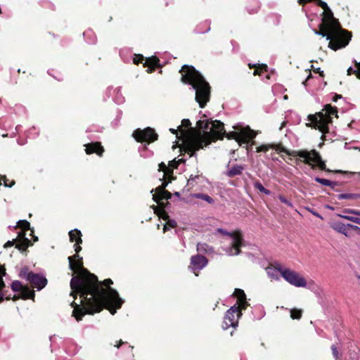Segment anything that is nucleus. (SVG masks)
Returning <instances> with one entry per match:
<instances>
[{"label": "nucleus", "instance_id": "nucleus-40", "mask_svg": "<svg viewBox=\"0 0 360 360\" xmlns=\"http://www.w3.org/2000/svg\"><path fill=\"white\" fill-rule=\"evenodd\" d=\"M311 73H309V75L307 76V79H305V81L303 82V84L304 85H306L307 84V82L309 80L310 77H311Z\"/></svg>", "mask_w": 360, "mask_h": 360}, {"label": "nucleus", "instance_id": "nucleus-5", "mask_svg": "<svg viewBox=\"0 0 360 360\" xmlns=\"http://www.w3.org/2000/svg\"><path fill=\"white\" fill-rule=\"evenodd\" d=\"M233 295L237 298V302L225 314L222 326L224 330L228 329L229 327L235 328L238 326V319L242 314L241 311L245 309L248 305L245 294L243 290L236 288Z\"/></svg>", "mask_w": 360, "mask_h": 360}, {"label": "nucleus", "instance_id": "nucleus-7", "mask_svg": "<svg viewBox=\"0 0 360 360\" xmlns=\"http://www.w3.org/2000/svg\"><path fill=\"white\" fill-rule=\"evenodd\" d=\"M181 162L182 159H179L178 160L174 159L169 162L168 165H166L164 162L159 164L158 171L162 173V179L165 181L162 184V188H158L156 193L153 195V199L155 202H159L161 200L171 198V194L164 188L166 187L168 182L174 179L172 176L173 170L174 168H176Z\"/></svg>", "mask_w": 360, "mask_h": 360}, {"label": "nucleus", "instance_id": "nucleus-16", "mask_svg": "<svg viewBox=\"0 0 360 360\" xmlns=\"http://www.w3.org/2000/svg\"><path fill=\"white\" fill-rule=\"evenodd\" d=\"M337 216L360 225V210L346 208L342 214H338Z\"/></svg>", "mask_w": 360, "mask_h": 360}, {"label": "nucleus", "instance_id": "nucleus-38", "mask_svg": "<svg viewBox=\"0 0 360 360\" xmlns=\"http://www.w3.org/2000/svg\"><path fill=\"white\" fill-rule=\"evenodd\" d=\"M16 240H13L12 241H8L7 243H5L4 245V248H8V247H11L13 245V244L15 243Z\"/></svg>", "mask_w": 360, "mask_h": 360}, {"label": "nucleus", "instance_id": "nucleus-3", "mask_svg": "<svg viewBox=\"0 0 360 360\" xmlns=\"http://www.w3.org/2000/svg\"><path fill=\"white\" fill-rule=\"evenodd\" d=\"M183 82L191 84L195 90V101L203 108L210 99V86L193 66L184 65L180 71Z\"/></svg>", "mask_w": 360, "mask_h": 360}, {"label": "nucleus", "instance_id": "nucleus-29", "mask_svg": "<svg viewBox=\"0 0 360 360\" xmlns=\"http://www.w3.org/2000/svg\"><path fill=\"white\" fill-rule=\"evenodd\" d=\"M302 316V310L297 309H292L290 310V317L292 319H300Z\"/></svg>", "mask_w": 360, "mask_h": 360}, {"label": "nucleus", "instance_id": "nucleus-32", "mask_svg": "<svg viewBox=\"0 0 360 360\" xmlns=\"http://www.w3.org/2000/svg\"><path fill=\"white\" fill-rule=\"evenodd\" d=\"M315 180H316V181H317L324 186H331L333 184L332 181H330L328 179H321V178L316 177L315 179Z\"/></svg>", "mask_w": 360, "mask_h": 360}, {"label": "nucleus", "instance_id": "nucleus-9", "mask_svg": "<svg viewBox=\"0 0 360 360\" xmlns=\"http://www.w3.org/2000/svg\"><path fill=\"white\" fill-rule=\"evenodd\" d=\"M234 128L235 131L230 132L227 137L228 139H235L239 144L241 143H246L256 136V133L250 129L249 127Z\"/></svg>", "mask_w": 360, "mask_h": 360}, {"label": "nucleus", "instance_id": "nucleus-15", "mask_svg": "<svg viewBox=\"0 0 360 360\" xmlns=\"http://www.w3.org/2000/svg\"><path fill=\"white\" fill-rule=\"evenodd\" d=\"M207 264V259L201 255L193 256L191 259L190 268L195 274L198 276V271L202 269Z\"/></svg>", "mask_w": 360, "mask_h": 360}, {"label": "nucleus", "instance_id": "nucleus-47", "mask_svg": "<svg viewBox=\"0 0 360 360\" xmlns=\"http://www.w3.org/2000/svg\"><path fill=\"white\" fill-rule=\"evenodd\" d=\"M30 232H31V233H30V235H32V233H33V232H34V231H33V230H30Z\"/></svg>", "mask_w": 360, "mask_h": 360}, {"label": "nucleus", "instance_id": "nucleus-17", "mask_svg": "<svg viewBox=\"0 0 360 360\" xmlns=\"http://www.w3.org/2000/svg\"><path fill=\"white\" fill-rule=\"evenodd\" d=\"M31 276L30 283L32 284L33 288H35L37 290H41L47 284L46 278L42 275L33 274Z\"/></svg>", "mask_w": 360, "mask_h": 360}, {"label": "nucleus", "instance_id": "nucleus-6", "mask_svg": "<svg viewBox=\"0 0 360 360\" xmlns=\"http://www.w3.org/2000/svg\"><path fill=\"white\" fill-rule=\"evenodd\" d=\"M333 115L337 117L336 109L330 105H326L322 111L308 116L309 123L307 125L319 129L323 134V139L328 131V124L332 121Z\"/></svg>", "mask_w": 360, "mask_h": 360}, {"label": "nucleus", "instance_id": "nucleus-14", "mask_svg": "<svg viewBox=\"0 0 360 360\" xmlns=\"http://www.w3.org/2000/svg\"><path fill=\"white\" fill-rule=\"evenodd\" d=\"M330 226L335 231L345 236H349L350 229L360 232V228L359 226L350 224H345L340 221H333L330 224Z\"/></svg>", "mask_w": 360, "mask_h": 360}, {"label": "nucleus", "instance_id": "nucleus-13", "mask_svg": "<svg viewBox=\"0 0 360 360\" xmlns=\"http://www.w3.org/2000/svg\"><path fill=\"white\" fill-rule=\"evenodd\" d=\"M11 288L13 291L18 292L20 293L18 296L15 295L13 300H16L19 297L28 299L34 297V292L29 288L24 286L18 281H15L12 283Z\"/></svg>", "mask_w": 360, "mask_h": 360}, {"label": "nucleus", "instance_id": "nucleus-4", "mask_svg": "<svg viewBox=\"0 0 360 360\" xmlns=\"http://www.w3.org/2000/svg\"><path fill=\"white\" fill-rule=\"evenodd\" d=\"M270 149L275 150L277 153L283 152L292 157H299L303 159V162L314 167L315 165L321 170H327L325 162L322 160L320 154L315 150L310 151L306 150H288L281 144H262L256 148L257 153H266Z\"/></svg>", "mask_w": 360, "mask_h": 360}, {"label": "nucleus", "instance_id": "nucleus-23", "mask_svg": "<svg viewBox=\"0 0 360 360\" xmlns=\"http://www.w3.org/2000/svg\"><path fill=\"white\" fill-rule=\"evenodd\" d=\"M158 59L155 57H152L147 58L146 60L145 65L148 66V69L147 70L148 72H151L153 71L155 67L158 65Z\"/></svg>", "mask_w": 360, "mask_h": 360}, {"label": "nucleus", "instance_id": "nucleus-37", "mask_svg": "<svg viewBox=\"0 0 360 360\" xmlns=\"http://www.w3.org/2000/svg\"><path fill=\"white\" fill-rule=\"evenodd\" d=\"M143 60V57L142 56H135L134 58V63L135 64H139Z\"/></svg>", "mask_w": 360, "mask_h": 360}, {"label": "nucleus", "instance_id": "nucleus-39", "mask_svg": "<svg viewBox=\"0 0 360 360\" xmlns=\"http://www.w3.org/2000/svg\"><path fill=\"white\" fill-rule=\"evenodd\" d=\"M4 287V282L2 279V278L0 276V290H2Z\"/></svg>", "mask_w": 360, "mask_h": 360}, {"label": "nucleus", "instance_id": "nucleus-19", "mask_svg": "<svg viewBox=\"0 0 360 360\" xmlns=\"http://www.w3.org/2000/svg\"><path fill=\"white\" fill-rule=\"evenodd\" d=\"M69 236L71 242H76V244L75 245V250L76 253H78L82 250V248L79 246V244L82 242L81 238L82 233L80 231L77 229L70 231L69 232Z\"/></svg>", "mask_w": 360, "mask_h": 360}, {"label": "nucleus", "instance_id": "nucleus-24", "mask_svg": "<svg viewBox=\"0 0 360 360\" xmlns=\"http://www.w3.org/2000/svg\"><path fill=\"white\" fill-rule=\"evenodd\" d=\"M360 198V194L356 193H341L338 195V199L343 200V199H349V200H356Z\"/></svg>", "mask_w": 360, "mask_h": 360}, {"label": "nucleus", "instance_id": "nucleus-26", "mask_svg": "<svg viewBox=\"0 0 360 360\" xmlns=\"http://www.w3.org/2000/svg\"><path fill=\"white\" fill-rule=\"evenodd\" d=\"M163 219L167 220L166 224L164 225L163 231L165 232L168 227L174 228L176 226V222L174 220L172 219H168V216L165 214L162 217Z\"/></svg>", "mask_w": 360, "mask_h": 360}, {"label": "nucleus", "instance_id": "nucleus-42", "mask_svg": "<svg viewBox=\"0 0 360 360\" xmlns=\"http://www.w3.org/2000/svg\"><path fill=\"white\" fill-rule=\"evenodd\" d=\"M123 343L124 342L122 340H120L119 343L117 345H115V347H117V348H119L120 347V345H122Z\"/></svg>", "mask_w": 360, "mask_h": 360}, {"label": "nucleus", "instance_id": "nucleus-41", "mask_svg": "<svg viewBox=\"0 0 360 360\" xmlns=\"http://www.w3.org/2000/svg\"><path fill=\"white\" fill-rule=\"evenodd\" d=\"M169 130H170V131H171L172 134H176V136H179V135L177 134V130L174 129H170Z\"/></svg>", "mask_w": 360, "mask_h": 360}, {"label": "nucleus", "instance_id": "nucleus-21", "mask_svg": "<svg viewBox=\"0 0 360 360\" xmlns=\"http://www.w3.org/2000/svg\"><path fill=\"white\" fill-rule=\"evenodd\" d=\"M205 181V178L201 174H198V172L196 174H191L189 176V179H188V185L190 186L191 188L195 187L198 184H202Z\"/></svg>", "mask_w": 360, "mask_h": 360}, {"label": "nucleus", "instance_id": "nucleus-8", "mask_svg": "<svg viewBox=\"0 0 360 360\" xmlns=\"http://www.w3.org/2000/svg\"><path fill=\"white\" fill-rule=\"evenodd\" d=\"M217 232L229 237L231 246L226 252L229 256L237 255L240 253V248L243 246V240L240 231L227 232L221 229H218Z\"/></svg>", "mask_w": 360, "mask_h": 360}, {"label": "nucleus", "instance_id": "nucleus-2", "mask_svg": "<svg viewBox=\"0 0 360 360\" xmlns=\"http://www.w3.org/2000/svg\"><path fill=\"white\" fill-rule=\"evenodd\" d=\"M190 126L189 120H183L181 125L178 129L179 136H177V138L182 141L186 151L190 156H193L196 150L207 146L212 141L221 139L224 132L223 123L217 120H199L197 122L198 130Z\"/></svg>", "mask_w": 360, "mask_h": 360}, {"label": "nucleus", "instance_id": "nucleus-45", "mask_svg": "<svg viewBox=\"0 0 360 360\" xmlns=\"http://www.w3.org/2000/svg\"><path fill=\"white\" fill-rule=\"evenodd\" d=\"M285 125V122H283L282 124H281V126L280 127V129H281L283 127H284V126Z\"/></svg>", "mask_w": 360, "mask_h": 360}, {"label": "nucleus", "instance_id": "nucleus-1", "mask_svg": "<svg viewBox=\"0 0 360 360\" xmlns=\"http://www.w3.org/2000/svg\"><path fill=\"white\" fill-rule=\"evenodd\" d=\"M68 261L70 269L77 274L70 281L71 295L75 299L76 294L79 295V303L73 301L71 304L74 308L72 316L77 321L82 320L86 314L101 311L103 307L110 314H115L116 310L122 307L123 300L118 292L110 287L112 283V280L108 278L102 284L99 283L95 275L84 269L82 258H79L77 254L68 257Z\"/></svg>", "mask_w": 360, "mask_h": 360}, {"label": "nucleus", "instance_id": "nucleus-46", "mask_svg": "<svg viewBox=\"0 0 360 360\" xmlns=\"http://www.w3.org/2000/svg\"><path fill=\"white\" fill-rule=\"evenodd\" d=\"M37 240H38V238L36 236H34V241H37Z\"/></svg>", "mask_w": 360, "mask_h": 360}, {"label": "nucleus", "instance_id": "nucleus-30", "mask_svg": "<svg viewBox=\"0 0 360 360\" xmlns=\"http://www.w3.org/2000/svg\"><path fill=\"white\" fill-rule=\"evenodd\" d=\"M356 70H354L352 68H349L347 70V75H350L353 73L356 74L357 77L360 79V63H356Z\"/></svg>", "mask_w": 360, "mask_h": 360}, {"label": "nucleus", "instance_id": "nucleus-43", "mask_svg": "<svg viewBox=\"0 0 360 360\" xmlns=\"http://www.w3.org/2000/svg\"><path fill=\"white\" fill-rule=\"evenodd\" d=\"M316 72H319L321 74V75H323V72L320 70V68H317L314 70Z\"/></svg>", "mask_w": 360, "mask_h": 360}, {"label": "nucleus", "instance_id": "nucleus-33", "mask_svg": "<svg viewBox=\"0 0 360 360\" xmlns=\"http://www.w3.org/2000/svg\"><path fill=\"white\" fill-rule=\"evenodd\" d=\"M278 199L284 204L289 207H292V204L283 195H279Z\"/></svg>", "mask_w": 360, "mask_h": 360}, {"label": "nucleus", "instance_id": "nucleus-44", "mask_svg": "<svg viewBox=\"0 0 360 360\" xmlns=\"http://www.w3.org/2000/svg\"><path fill=\"white\" fill-rule=\"evenodd\" d=\"M311 213H312L314 215H315V216H316V217H319V218H321V216L319 214H318V213H316V212H311Z\"/></svg>", "mask_w": 360, "mask_h": 360}, {"label": "nucleus", "instance_id": "nucleus-12", "mask_svg": "<svg viewBox=\"0 0 360 360\" xmlns=\"http://www.w3.org/2000/svg\"><path fill=\"white\" fill-rule=\"evenodd\" d=\"M133 136L137 141L146 142L148 143L153 142L158 139V134L150 127L146 128L143 130L136 129L134 131Z\"/></svg>", "mask_w": 360, "mask_h": 360}, {"label": "nucleus", "instance_id": "nucleus-28", "mask_svg": "<svg viewBox=\"0 0 360 360\" xmlns=\"http://www.w3.org/2000/svg\"><path fill=\"white\" fill-rule=\"evenodd\" d=\"M32 275H33V273L29 272L27 269H23L20 272V276L22 278H25V279L27 280L28 281H30L31 277H32L31 276H32Z\"/></svg>", "mask_w": 360, "mask_h": 360}, {"label": "nucleus", "instance_id": "nucleus-18", "mask_svg": "<svg viewBox=\"0 0 360 360\" xmlns=\"http://www.w3.org/2000/svg\"><path fill=\"white\" fill-rule=\"evenodd\" d=\"M285 269V267H283L280 265L276 266H271L266 269V271L269 278L273 280L278 281L280 277H282V271Z\"/></svg>", "mask_w": 360, "mask_h": 360}, {"label": "nucleus", "instance_id": "nucleus-35", "mask_svg": "<svg viewBox=\"0 0 360 360\" xmlns=\"http://www.w3.org/2000/svg\"><path fill=\"white\" fill-rule=\"evenodd\" d=\"M4 184L5 186L11 187L14 185V181H11V183H8V179H7L5 176L3 177Z\"/></svg>", "mask_w": 360, "mask_h": 360}, {"label": "nucleus", "instance_id": "nucleus-22", "mask_svg": "<svg viewBox=\"0 0 360 360\" xmlns=\"http://www.w3.org/2000/svg\"><path fill=\"white\" fill-rule=\"evenodd\" d=\"M244 169V167L242 165H235L230 167L227 172L229 176H234L236 175L240 174Z\"/></svg>", "mask_w": 360, "mask_h": 360}, {"label": "nucleus", "instance_id": "nucleus-34", "mask_svg": "<svg viewBox=\"0 0 360 360\" xmlns=\"http://www.w3.org/2000/svg\"><path fill=\"white\" fill-rule=\"evenodd\" d=\"M331 349L333 352V356L335 357V359L336 360H338L339 359V356H338V351L337 347L335 345H332Z\"/></svg>", "mask_w": 360, "mask_h": 360}, {"label": "nucleus", "instance_id": "nucleus-36", "mask_svg": "<svg viewBox=\"0 0 360 360\" xmlns=\"http://www.w3.org/2000/svg\"><path fill=\"white\" fill-rule=\"evenodd\" d=\"M266 65H259L258 68H257V69L254 71V75H259L260 74V72H259V70L262 69V70H265L266 69Z\"/></svg>", "mask_w": 360, "mask_h": 360}, {"label": "nucleus", "instance_id": "nucleus-31", "mask_svg": "<svg viewBox=\"0 0 360 360\" xmlns=\"http://www.w3.org/2000/svg\"><path fill=\"white\" fill-rule=\"evenodd\" d=\"M254 187L257 189H258L260 192L265 193L266 195H270L271 192L269 190L266 189L261 183L259 182H255L254 184Z\"/></svg>", "mask_w": 360, "mask_h": 360}, {"label": "nucleus", "instance_id": "nucleus-10", "mask_svg": "<svg viewBox=\"0 0 360 360\" xmlns=\"http://www.w3.org/2000/svg\"><path fill=\"white\" fill-rule=\"evenodd\" d=\"M282 277L289 284L297 288H307L306 279L298 272L288 268L282 271Z\"/></svg>", "mask_w": 360, "mask_h": 360}, {"label": "nucleus", "instance_id": "nucleus-25", "mask_svg": "<svg viewBox=\"0 0 360 360\" xmlns=\"http://www.w3.org/2000/svg\"><path fill=\"white\" fill-rule=\"evenodd\" d=\"M192 196L195 198L203 200L209 204H213L214 202L212 198L204 193H195Z\"/></svg>", "mask_w": 360, "mask_h": 360}, {"label": "nucleus", "instance_id": "nucleus-11", "mask_svg": "<svg viewBox=\"0 0 360 360\" xmlns=\"http://www.w3.org/2000/svg\"><path fill=\"white\" fill-rule=\"evenodd\" d=\"M16 226L21 229V231L18 233V243L15 247L19 250L25 251L30 245L29 239L25 237V232L30 230V223L26 220H20Z\"/></svg>", "mask_w": 360, "mask_h": 360}, {"label": "nucleus", "instance_id": "nucleus-27", "mask_svg": "<svg viewBox=\"0 0 360 360\" xmlns=\"http://www.w3.org/2000/svg\"><path fill=\"white\" fill-rule=\"evenodd\" d=\"M197 250L200 252H211L213 249L205 243H198L197 245Z\"/></svg>", "mask_w": 360, "mask_h": 360}, {"label": "nucleus", "instance_id": "nucleus-20", "mask_svg": "<svg viewBox=\"0 0 360 360\" xmlns=\"http://www.w3.org/2000/svg\"><path fill=\"white\" fill-rule=\"evenodd\" d=\"M85 151L87 154L96 153L101 155L103 152V148L99 143H92L85 145Z\"/></svg>", "mask_w": 360, "mask_h": 360}]
</instances>
